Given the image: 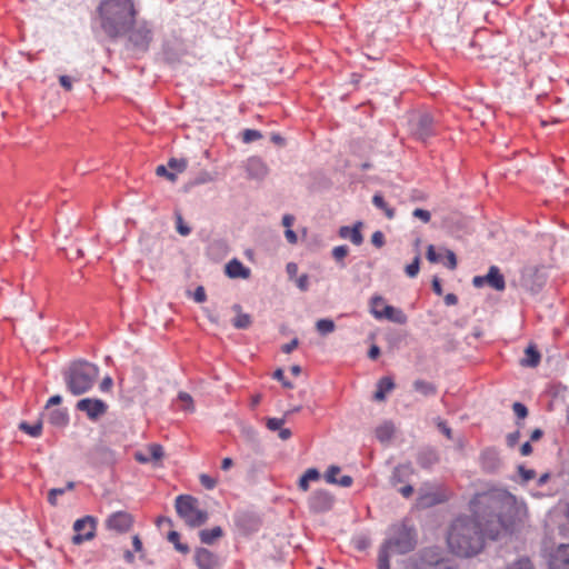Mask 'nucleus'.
Wrapping results in <instances>:
<instances>
[{"label": "nucleus", "mask_w": 569, "mask_h": 569, "mask_svg": "<svg viewBox=\"0 0 569 569\" xmlns=\"http://www.w3.org/2000/svg\"><path fill=\"white\" fill-rule=\"evenodd\" d=\"M410 127L412 134L421 141H426L436 132L435 120L429 113L416 114L410 121Z\"/></svg>", "instance_id": "9d476101"}, {"label": "nucleus", "mask_w": 569, "mask_h": 569, "mask_svg": "<svg viewBox=\"0 0 569 569\" xmlns=\"http://www.w3.org/2000/svg\"><path fill=\"white\" fill-rule=\"evenodd\" d=\"M99 376V368L87 361L73 362L64 375L68 390L79 396L89 391Z\"/></svg>", "instance_id": "20e7f679"}, {"label": "nucleus", "mask_w": 569, "mask_h": 569, "mask_svg": "<svg viewBox=\"0 0 569 569\" xmlns=\"http://www.w3.org/2000/svg\"><path fill=\"white\" fill-rule=\"evenodd\" d=\"M49 421L54 426H66L69 421L67 409H54L49 413Z\"/></svg>", "instance_id": "7c9ffc66"}, {"label": "nucleus", "mask_w": 569, "mask_h": 569, "mask_svg": "<svg viewBox=\"0 0 569 569\" xmlns=\"http://www.w3.org/2000/svg\"><path fill=\"white\" fill-rule=\"evenodd\" d=\"M320 479V472L316 468H309L299 479V488L302 491H308L309 483Z\"/></svg>", "instance_id": "c756f323"}, {"label": "nucleus", "mask_w": 569, "mask_h": 569, "mask_svg": "<svg viewBox=\"0 0 569 569\" xmlns=\"http://www.w3.org/2000/svg\"><path fill=\"white\" fill-rule=\"evenodd\" d=\"M147 452L148 453H144L142 451H138L134 453V458L137 461H139L140 463H148L150 461H160L163 456H164V451H163V448L162 446L158 445V443H151L147 447Z\"/></svg>", "instance_id": "f3484780"}, {"label": "nucleus", "mask_w": 569, "mask_h": 569, "mask_svg": "<svg viewBox=\"0 0 569 569\" xmlns=\"http://www.w3.org/2000/svg\"><path fill=\"white\" fill-rule=\"evenodd\" d=\"M513 412L519 419H525L528 415V409L520 402H515L512 406Z\"/></svg>", "instance_id": "49530a36"}, {"label": "nucleus", "mask_w": 569, "mask_h": 569, "mask_svg": "<svg viewBox=\"0 0 569 569\" xmlns=\"http://www.w3.org/2000/svg\"><path fill=\"white\" fill-rule=\"evenodd\" d=\"M128 42L138 52H146L152 41V27L149 22L134 21L128 31Z\"/></svg>", "instance_id": "6e6552de"}, {"label": "nucleus", "mask_w": 569, "mask_h": 569, "mask_svg": "<svg viewBox=\"0 0 569 569\" xmlns=\"http://www.w3.org/2000/svg\"><path fill=\"white\" fill-rule=\"evenodd\" d=\"M98 11L101 29L110 39L127 34L138 14L132 0H103Z\"/></svg>", "instance_id": "f03ea898"}, {"label": "nucleus", "mask_w": 569, "mask_h": 569, "mask_svg": "<svg viewBox=\"0 0 569 569\" xmlns=\"http://www.w3.org/2000/svg\"><path fill=\"white\" fill-rule=\"evenodd\" d=\"M549 569H569V545H559L550 555Z\"/></svg>", "instance_id": "dca6fc26"}, {"label": "nucleus", "mask_w": 569, "mask_h": 569, "mask_svg": "<svg viewBox=\"0 0 569 569\" xmlns=\"http://www.w3.org/2000/svg\"><path fill=\"white\" fill-rule=\"evenodd\" d=\"M519 472L525 481H529L535 478L536 472L531 469H525L523 467L519 468Z\"/></svg>", "instance_id": "052dcab7"}, {"label": "nucleus", "mask_w": 569, "mask_h": 569, "mask_svg": "<svg viewBox=\"0 0 569 569\" xmlns=\"http://www.w3.org/2000/svg\"><path fill=\"white\" fill-rule=\"evenodd\" d=\"M380 355V348L376 345L371 346L368 352V357L372 360L377 359Z\"/></svg>", "instance_id": "69168bd1"}, {"label": "nucleus", "mask_w": 569, "mask_h": 569, "mask_svg": "<svg viewBox=\"0 0 569 569\" xmlns=\"http://www.w3.org/2000/svg\"><path fill=\"white\" fill-rule=\"evenodd\" d=\"M59 82L66 90L70 91L72 89V81L70 77L60 76Z\"/></svg>", "instance_id": "e2e57ef3"}, {"label": "nucleus", "mask_w": 569, "mask_h": 569, "mask_svg": "<svg viewBox=\"0 0 569 569\" xmlns=\"http://www.w3.org/2000/svg\"><path fill=\"white\" fill-rule=\"evenodd\" d=\"M438 460H439L438 455L432 449L422 450L418 456V463L422 468H429V467L433 466L435 463H437Z\"/></svg>", "instance_id": "c85d7f7f"}, {"label": "nucleus", "mask_w": 569, "mask_h": 569, "mask_svg": "<svg viewBox=\"0 0 569 569\" xmlns=\"http://www.w3.org/2000/svg\"><path fill=\"white\" fill-rule=\"evenodd\" d=\"M232 310L237 313L236 318L232 320V325L237 329H247L251 326V317L248 313L241 312L240 305H233Z\"/></svg>", "instance_id": "393cba45"}, {"label": "nucleus", "mask_w": 569, "mask_h": 569, "mask_svg": "<svg viewBox=\"0 0 569 569\" xmlns=\"http://www.w3.org/2000/svg\"><path fill=\"white\" fill-rule=\"evenodd\" d=\"M199 480L201 485L209 490L213 489L217 486V480L206 473L200 475Z\"/></svg>", "instance_id": "a18cd8bd"}, {"label": "nucleus", "mask_w": 569, "mask_h": 569, "mask_svg": "<svg viewBox=\"0 0 569 569\" xmlns=\"http://www.w3.org/2000/svg\"><path fill=\"white\" fill-rule=\"evenodd\" d=\"M436 425L438 427V429L448 438V439H452V431L451 429L447 426V423L441 420L440 418L436 419Z\"/></svg>", "instance_id": "3c124183"}, {"label": "nucleus", "mask_w": 569, "mask_h": 569, "mask_svg": "<svg viewBox=\"0 0 569 569\" xmlns=\"http://www.w3.org/2000/svg\"><path fill=\"white\" fill-rule=\"evenodd\" d=\"M525 358L521 359L520 363L523 367L535 368L540 362V353L535 346H529L525 351Z\"/></svg>", "instance_id": "a878e982"}, {"label": "nucleus", "mask_w": 569, "mask_h": 569, "mask_svg": "<svg viewBox=\"0 0 569 569\" xmlns=\"http://www.w3.org/2000/svg\"><path fill=\"white\" fill-rule=\"evenodd\" d=\"M335 498L326 490L315 491L308 500L309 509L313 513H323L331 510Z\"/></svg>", "instance_id": "ddd939ff"}, {"label": "nucleus", "mask_w": 569, "mask_h": 569, "mask_svg": "<svg viewBox=\"0 0 569 569\" xmlns=\"http://www.w3.org/2000/svg\"><path fill=\"white\" fill-rule=\"evenodd\" d=\"M395 388V382L390 377H382L377 385V391L373 395L375 400L383 401L386 395Z\"/></svg>", "instance_id": "b1692460"}, {"label": "nucleus", "mask_w": 569, "mask_h": 569, "mask_svg": "<svg viewBox=\"0 0 569 569\" xmlns=\"http://www.w3.org/2000/svg\"><path fill=\"white\" fill-rule=\"evenodd\" d=\"M412 216L422 220L425 223H428L431 219V214L428 210L417 208L413 210Z\"/></svg>", "instance_id": "09e8293b"}, {"label": "nucleus", "mask_w": 569, "mask_h": 569, "mask_svg": "<svg viewBox=\"0 0 569 569\" xmlns=\"http://www.w3.org/2000/svg\"><path fill=\"white\" fill-rule=\"evenodd\" d=\"M66 492V489L61 488H53L48 493V501L51 506L57 505V498L58 496H62Z\"/></svg>", "instance_id": "de8ad7c7"}, {"label": "nucleus", "mask_w": 569, "mask_h": 569, "mask_svg": "<svg viewBox=\"0 0 569 569\" xmlns=\"http://www.w3.org/2000/svg\"><path fill=\"white\" fill-rule=\"evenodd\" d=\"M427 259L432 263L440 261V256L436 252L432 244L428 246L427 248Z\"/></svg>", "instance_id": "4d7b16f0"}, {"label": "nucleus", "mask_w": 569, "mask_h": 569, "mask_svg": "<svg viewBox=\"0 0 569 569\" xmlns=\"http://www.w3.org/2000/svg\"><path fill=\"white\" fill-rule=\"evenodd\" d=\"M486 281L487 283L498 290V291H501L505 289V278L500 273V270L498 267L496 266H492L489 268V271L486 276Z\"/></svg>", "instance_id": "5701e85b"}, {"label": "nucleus", "mask_w": 569, "mask_h": 569, "mask_svg": "<svg viewBox=\"0 0 569 569\" xmlns=\"http://www.w3.org/2000/svg\"><path fill=\"white\" fill-rule=\"evenodd\" d=\"M226 273L229 278L248 279L250 270L246 268L239 260L233 259L226 264Z\"/></svg>", "instance_id": "412c9836"}, {"label": "nucleus", "mask_w": 569, "mask_h": 569, "mask_svg": "<svg viewBox=\"0 0 569 569\" xmlns=\"http://www.w3.org/2000/svg\"><path fill=\"white\" fill-rule=\"evenodd\" d=\"M412 388L425 398L433 397L438 392L437 386L433 382L423 379L415 380L412 382Z\"/></svg>", "instance_id": "4be33fe9"}, {"label": "nucleus", "mask_w": 569, "mask_h": 569, "mask_svg": "<svg viewBox=\"0 0 569 569\" xmlns=\"http://www.w3.org/2000/svg\"><path fill=\"white\" fill-rule=\"evenodd\" d=\"M273 378L280 381L284 388L291 389L293 387L290 381L284 379V373L282 369H277L273 373Z\"/></svg>", "instance_id": "603ef678"}, {"label": "nucleus", "mask_w": 569, "mask_h": 569, "mask_svg": "<svg viewBox=\"0 0 569 569\" xmlns=\"http://www.w3.org/2000/svg\"><path fill=\"white\" fill-rule=\"evenodd\" d=\"M370 313L378 320L386 319L398 325H405L408 321L406 313L393 306L387 305L383 297L372 296L370 301Z\"/></svg>", "instance_id": "0eeeda50"}, {"label": "nucleus", "mask_w": 569, "mask_h": 569, "mask_svg": "<svg viewBox=\"0 0 569 569\" xmlns=\"http://www.w3.org/2000/svg\"><path fill=\"white\" fill-rule=\"evenodd\" d=\"M177 231L181 236H188L191 232V229L184 224L183 219L180 214H177Z\"/></svg>", "instance_id": "8fccbe9b"}, {"label": "nucleus", "mask_w": 569, "mask_h": 569, "mask_svg": "<svg viewBox=\"0 0 569 569\" xmlns=\"http://www.w3.org/2000/svg\"><path fill=\"white\" fill-rule=\"evenodd\" d=\"M340 473V468L338 466H331L325 473V479L327 482L332 485H338L343 488H348L352 485V478L350 476H342L340 479H337V476Z\"/></svg>", "instance_id": "aec40b11"}, {"label": "nucleus", "mask_w": 569, "mask_h": 569, "mask_svg": "<svg viewBox=\"0 0 569 569\" xmlns=\"http://www.w3.org/2000/svg\"><path fill=\"white\" fill-rule=\"evenodd\" d=\"M416 546L413 532L405 525H395L390 528L389 537L382 545L378 557V569H390L391 553H407Z\"/></svg>", "instance_id": "7ed1b4c3"}, {"label": "nucleus", "mask_w": 569, "mask_h": 569, "mask_svg": "<svg viewBox=\"0 0 569 569\" xmlns=\"http://www.w3.org/2000/svg\"><path fill=\"white\" fill-rule=\"evenodd\" d=\"M156 173L159 177H166L168 180H170L172 182L176 181V179H177V173L173 171H169L166 166H158L156 169Z\"/></svg>", "instance_id": "37998d69"}, {"label": "nucleus", "mask_w": 569, "mask_h": 569, "mask_svg": "<svg viewBox=\"0 0 569 569\" xmlns=\"http://www.w3.org/2000/svg\"><path fill=\"white\" fill-rule=\"evenodd\" d=\"M133 523V518L126 511H117L111 513L106 520V527L109 530L118 533H123L130 530Z\"/></svg>", "instance_id": "4468645a"}, {"label": "nucleus", "mask_w": 569, "mask_h": 569, "mask_svg": "<svg viewBox=\"0 0 569 569\" xmlns=\"http://www.w3.org/2000/svg\"><path fill=\"white\" fill-rule=\"evenodd\" d=\"M298 288L301 290V291H307L308 288H309V278L307 274H302L300 276L297 281H296Z\"/></svg>", "instance_id": "13d9d810"}, {"label": "nucleus", "mask_w": 569, "mask_h": 569, "mask_svg": "<svg viewBox=\"0 0 569 569\" xmlns=\"http://www.w3.org/2000/svg\"><path fill=\"white\" fill-rule=\"evenodd\" d=\"M472 509L476 519L457 518L447 537L451 552L463 558L476 556L482 550L485 536L498 539L527 518L526 505L507 491L478 495L472 501Z\"/></svg>", "instance_id": "f257e3e1"}, {"label": "nucleus", "mask_w": 569, "mask_h": 569, "mask_svg": "<svg viewBox=\"0 0 569 569\" xmlns=\"http://www.w3.org/2000/svg\"><path fill=\"white\" fill-rule=\"evenodd\" d=\"M194 560L199 569H216L218 565L217 556L206 548L196 550Z\"/></svg>", "instance_id": "a211bd4d"}, {"label": "nucleus", "mask_w": 569, "mask_h": 569, "mask_svg": "<svg viewBox=\"0 0 569 569\" xmlns=\"http://www.w3.org/2000/svg\"><path fill=\"white\" fill-rule=\"evenodd\" d=\"M223 531L221 527H213L212 529H204L199 532L200 540L202 543L212 545L214 540L221 538Z\"/></svg>", "instance_id": "cd10ccee"}, {"label": "nucleus", "mask_w": 569, "mask_h": 569, "mask_svg": "<svg viewBox=\"0 0 569 569\" xmlns=\"http://www.w3.org/2000/svg\"><path fill=\"white\" fill-rule=\"evenodd\" d=\"M372 202L378 209L385 212L388 219H392L395 217V209L388 206L381 194L376 193L372 198Z\"/></svg>", "instance_id": "2f4dec72"}, {"label": "nucleus", "mask_w": 569, "mask_h": 569, "mask_svg": "<svg viewBox=\"0 0 569 569\" xmlns=\"http://www.w3.org/2000/svg\"><path fill=\"white\" fill-rule=\"evenodd\" d=\"M178 400L182 402L181 409L184 411H193V401L189 393L180 392L178 395Z\"/></svg>", "instance_id": "c9c22d12"}, {"label": "nucleus", "mask_w": 569, "mask_h": 569, "mask_svg": "<svg viewBox=\"0 0 569 569\" xmlns=\"http://www.w3.org/2000/svg\"><path fill=\"white\" fill-rule=\"evenodd\" d=\"M76 535L72 538L74 545H80L83 541L91 540L96 532V520L93 517L86 516L78 519L73 523Z\"/></svg>", "instance_id": "9b49d317"}, {"label": "nucleus", "mask_w": 569, "mask_h": 569, "mask_svg": "<svg viewBox=\"0 0 569 569\" xmlns=\"http://www.w3.org/2000/svg\"><path fill=\"white\" fill-rule=\"evenodd\" d=\"M410 471L409 465H401L393 469L392 477H391V483L396 486L397 483L401 482L402 476L408 473Z\"/></svg>", "instance_id": "f704fd0d"}, {"label": "nucleus", "mask_w": 569, "mask_h": 569, "mask_svg": "<svg viewBox=\"0 0 569 569\" xmlns=\"http://www.w3.org/2000/svg\"><path fill=\"white\" fill-rule=\"evenodd\" d=\"M363 223L358 221L353 227L342 226L340 227L338 234L342 239H349L353 244L360 246L363 242V236L361 229Z\"/></svg>", "instance_id": "6ab92c4d"}, {"label": "nucleus", "mask_w": 569, "mask_h": 569, "mask_svg": "<svg viewBox=\"0 0 569 569\" xmlns=\"http://www.w3.org/2000/svg\"><path fill=\"white\" fill-rule=\"evenodd\" d=\"M76 408L84 412L90 420H98L107 412L108 406L100 399L84 398L77 402Z\"/></svg>", "instance_id": "f8f14e48"}, {"label": "nucleus", "mask_w": 569, "mask_h": 569, "mask_svg": "<svg viewBox=\"0 0 569 569\" xmlns=\"http://www.w3.org/2000/svg\"><path fill=\"white\" fill-rule=\"evenodd\" d=\"M420 269V256L417 253L413 261L406 267V273L410 278H415L419 273Z\"/></svg>", "instance_id": "e433bc0d"}, {"label": "nucleus", "mask_w": 569, "mask_h": 569, "mask_svg": "<svg viewBox=\"0 0 569 569\" xmlns=\"http://www.w3.org/2000/svg\"><path fill=\"white\" fill-rule=\"evenodd\" d=\"M168 168L177 172H182L187 168V160L172 158L168 161Z\"/></svg>", "instance_id": "58836bf2"}, {"label": "nucleus", "mask_w": 569, "mask_h": 569, "mask_svg": "<svg viewBox=\"0 0 569 569\" xmlns=\"http://www.w3.org/2000/svg\"><path fill=\"white\" fill-rule=\"evenodd\" d=\"M112 387V379L110 377H106L101 383H100V389L102 391H108L110 390V388Z\"/></svg>", "instance_id": "338daca9"}, {"label": "nucleus", "mask_w": 569, "mask_h": 569, "mask_svg": "<svg viewBox=\"0 0 569 569\" xmlns=\"http://www.w3.org/2000/svg\"><path fill=\"white\" fill-rule=\"evenodd\" d=\"M371 242L377 248H381L385 244V236L381 231L373 232L371 237Z\"/></svg>", "instance_id": "5fc2aeb1"}, {"label": "nucleus", "mask_w": 569, "mask_h": 569, "mask_svg": "<svg viewBox=\"0 0 569 569\" xmlns=\"http://www.w3.org/2000/svg\"><path fill=\"white\" fill-rule=\"evenodd\" d=\"M520 439V432L516 431L507 436V443L509 447H515Z\"/></svg>", "instance_id": "680f3d73"}, {"label": "nucleus", "mask_w": 569, "mask_h": 569, "mask_svg": "<svg viewBox=\"0 0 569 569\" xmlns=\"http://www.w3.org/2000/svg\"><path fill=\"white\" fill-rule=\"evenodd\" d=\"M176 510L179 517L192 528L200 527L208 520V512L200 509L198 499L189 495L177 497Z\"/></svg>", "instance_id": "39448f33"}, {"label": "nucleus", "mask_w": 569, "mask_h": 569, "mask_svg": "<svg viewBox=\"0 0 569 569\" xmlns=\"http://www.w3.org/2000/svg\"><path fill=\"white\" fill-rule=\"evenodd\" d=\"M284 236H286V239L288 240V242H290V243H296L298 240L296 232L291 229H287L284 232Z\"/></svg>", "instance_id": "774afa93"}, {"label": "nucleus", "mask_w": 569, "mask_h": 569, "mask_svg": "<svg viewBox=\"0 0 569 569\" xmlns=\"http://www.w3.org/2000/svg\"><path fill=\"white\" fill-rule=\"evenodd\" d=\"M261 138H262L261 132L258 130H254V129H246L242 133V140L246 143L257 141Z\"/></svg>", "instance_id": "4c0bfd02"}, {"label": "nucleus", "mask_w": 569, "mask_h": 569, "mask_svg": "<svg viewBox=\"0 0 569 569\" xmlns=\"http://www.w3.org/2000/svg\"><path fill=\"white\" fill-rule=\"evenodd\" d=\"M508 569H533L532 563L527 558H521L511 563Z\"/></svg>", "instance_id": "c03bdc74"}, {"label": "nucleus", "mask_w": 569, "mask_h": 569, "mask_svg": "<svg viewBox=\"0 0 569 569\" xmlns=\"http://www.w3.org/2000/svg\"><path fill=\"white\" fill-rule=\"evenodd\" d=\"M243 167L247 177L252 180L262 181L269 174V167L259 157H250Z\"/></svg>", "instance_id": "2eb2a0df"}, {"label": "nucleus", "mask_w": 569, "mask_h": 569, "mask_svg": "<svg viewBox=\"0 0 569 569\" xmlns=\"http://www.w3.org/2000/svg\"><path fill=\"white\" fill-rule=\"evenodd\" d=\"M213 181V177L209 172H202L196 180V183H207Z\"/></svg>", "instance_id": "0e129e2a"}, {"label": "nucleus", "mask_w": 569, "mask_h": 569, "mask_svg": "<svg viewBox=\"0 0 569 569\" xmlns=\"http://www.w3.org/2000/svg\"><path fill=\"white\" fill-rule=\"evenodd\" d=\"M299 345V340L297 338L292 339L289 343H286L281 347L282 352L291 353Z\"/></svg>", "instance_id": "bf43d9fd"}, {"label": "nucleus", "mask_w": 569, "mask_h": 569, "mask_svg": "<svg viewBox=\"0 0 569 569\" xmlns=\"http://www.w3.org/2000/svg\"><path fill=\"white\" fill-rule=\"evenodd\" d=\"M349 253V249L347 246H338L335 247L332 250V257L336 261L340 262L342 261Z\"/></svg>", "instance_id": "a19ab883"}, {"label": "nucleus", "mask_w": 569, "mask_h": 569, "mask_svg": "<svg viewBox=\"0 0 569 569\" xmlns=\"http://www.w3.org/2000/svg\"><path fill=\"white\" fill-rule=\"evenodd\" d=\"M439 501L440 500L433 493L421 495L419 497V506H421V507H430V506H433V505L438 503Z\"/></svg>", "instance_id": "ea45409f"}, {"label": "nucleus", "mask_w": 569, "mask_h": 569, "mask_svg": "<svg viewBox=\"0 0 569 569\" xmlns=\"http://www.w3.org/2000/svg\"><path fill=\"white\" fill-rule=\"evenodd\" d=\"M193 299L196 302H199V303L206 301L207 295H206L203 287L199 286L196 288V290L193 292Z\"/></svg>", "instance_id": "6e6d98bb"}, {"label": "nucleus", "mask_w": 569, "mask_h": 569, "mask_svg": "<svg viewBox=\"0 0 569 569\" xmlns=\"http://www.w3.org/2000/svg\"><path fill=\"white\" fill-rule=\"evenodd\" d=\"M547 278L548 274L545 267H526L522 271L521 284L527 290L536 293L546 284Z\"/></svg>", "instance_id": "1a4fd4ad"}, {"label": "nucleus", "mask_w": 569, "mask_h": 569, "mask_svg": "<svg viewBox=\"0 0 569 569\" xmlns=\"http://www.w3.org/2000/svg\"><path fill=\"white\" fill-rule=\"evenodd\" d=\"M405 569H451L439 548H428L406 561Z\"/></svg>", "instance_id": "423d86ee"}, {"label": "nucleus", "mask_w": 569, "mask_h": 569, "mask_svg": "<svg viewBox=\"0 0 569 569\" xmlns=\"http://www.w3.org/2000/svg\"><path fill=\"white\" fill-rule=\"evenodd\" d=\"M395 433V426L390 421L383 422L376 429V437L381 442H388L391 440Z\"/></svg>", "instance_id": "bb28decb"}, {"label": "nucleus", "mask_w": 569, "mask_h": 569, "mask_svg": "<svg viewBox=\"0 0 569 569\" xmlns=\"http://www.w3.org/2000/svg\"><path fill=\"white\" fill-rule=\"evenodd\" d=\"M19 428L30 435L31 437H39L41 435L42 430V423L37 422L34 425H28L27 422H21L19 425Z\"/></svg>", "instance_id": "72a5a7b5"}, {"label": "nucleus", "mask_w": 569, "mask_h": 569, "mask_svg": "<svg viewBox=\"0 0 569 569\" xmlns=\"http://www.w3.org/2000/svg\"><path fill=\"white\" fill-rule=\"evenodd\" d=\"M284 418H268L267 427L271 431H279L284 425Z\"/></svg>", "instance_id": "79ce46f5"}, {"label": "nucleus", "mask_w": 569, "mask_h": 569, "mask_svg": "<svg viewBox=\"0 0 569 569\" xmlns=\"http://www.w3.org/2000/svg\"><path fill=\"white\" fill-rule=\"evenodd\" d=\"M316 329L321 336H327L336 330L333 320L323 318L316 322Z\"/></svg>", "instance_id": "473e14b6"}, {"label": "nucleus", "mask_w": 569, "mask_h": 569, "mask_svg": "<svg viewBox=\"0 0 569 569\" xmlns=\"http://www.w3.org/2000/svg\"><path fill=\"white\" fill-rule=\"evenodd\" d=\"M446 258H447V267L451 270H455L457 268V258L453 251L446 250Z\"/></svg>", "instance_id": "864d4df0"}]
</instances>
